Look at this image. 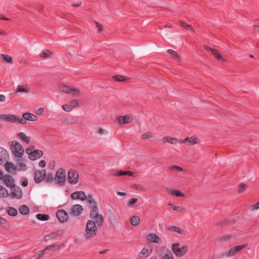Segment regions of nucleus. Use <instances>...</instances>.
<instances>
[{"label": "nucleus", "instance_id": "338daca9", "mask_svg": "<svg viewBox=\"0 0 259 259\" xmlns=\"http://www.w3.org/2000/svg\"><path fill=\"white\" fill-rule=\"evenodd\" d=\"M35 147L33 145H30L28 148L26 149V152L28 154L31 150H34Z\"/></svg>", "mask_w": 259, "mask_h": 259}, {"label": "nucleus", "instance_id": "aec40b11", "mask_svg": "<svg viewBox=\"0 0 259 259\" xmlns=\"http://www.w3.org/2000/svg\"><path fill=\"white\" fill-rule=\"evenodd\" d=\"M5 168L9 172H12V174H15L16 166L10 162H7L5 165Z\"/></svg>", "mask_w": 259, "mask_h": 259}, {"label": "nucleus", "instance_id": "e2e57ef3", "mask_svg": "<svg viewBox=\"0 0 259 259\" xmlns=\"http://www.w3.org/2000/svg\"><path fill=\"white\" fill-rule=\"evenodd\" d=\"M64 231L62 230H58L56 232H54V234H55V238L61 236Z\"/></svg>", "mask_w": 259, "mask_h": 259}, {"label": "nucleus", "instance_id": "20e7f679", "mask_svg": "<svg viewBox=\"0 0 259 259\" xmlns=\"http://www.w3.org/2000/svg\"><path fill=\"white\" fill-rule=\"evenodd\" d=\"M11 149L14 155L18 157H21L24 153V148L22 145L17 141L12 142Z\"/></svg>", "mask_w": 259, "mask_h": 259}, {"label": "nucleus", "instance_id": "a878e982", "mask_svg": "<svg viewBox=\"0 0 259 259\" xmlns=\"http://www.w3.org/2000/svg\"><path fill=\"white\" fill-rule=\"evenodd\" d=\"M130 117L126 115L125 116H119L117 120L119 124H124L129 122Z\"/></svg>", "mask_w": 259, "mask_h": 259}, {"label": "nucleus", "instance_id": "4d7b16f0", "mask_svg": "<svg viewBox=\"0 0 259 259\" xmlns=\"http://www.w3.org/2000/svg\"><path fill=\"white\" fill-rule=\"evenodd\" d=\"M229 224V221L228 220H224L218 224V226H225Z\"/></svg>", "mask_w": 259, "mask_h": 259}, {"label": "nucleus", "instance_id": "f03ea898", "mask_svg": "<svg viewBox=\"0 0 259 259\" xmlns=\"http://www.w3.org/2000/svg\"><path fill=\"white\" fill-rule=\"evenodd\" d=\"M86 234L85 236L86 238L90 239L94 237L97 234V227L96 223L92 220L88 221L85 228Z\"/></svg>", "mask_w": 259, "mask_h": 259}, {"label": "nucleus", "instance_id": "c756f323", "mask_svg": "<svg viewBox=\"0 0 259 259\" xmlns=\"http://www.w3.org/2000/svg\"><path fill=\"white\" fill-rule=\"evenodd\" d=\"M19 210L21 214L26 215L29 212V208L26 205L23 204L20 206Z\"/></svg>", "mask_w": 259, "mask_h": 259}, {"label": "nucleus", "instance_id": "37998d69", "mask_svg": "<svg viewBox=\"0 0 259 259\" xmlns=\"http://www.w3.org/2000/svg\"><path fill=\"white\" fill-rule=\"evenodd\" d=\"M69 93H70L72 95L76 96H79L80 95V92L78 89L71 88L70 92H69Z\"/></svg>", "mask_w": 259, "mask_h": 259}, {"label": "nucleus", "instance_id": "473e14b6", "mask_svg": "<svg viewBox=\"0 0 259 259\" xmlns=\"http://www.w3.org/2000/svg\"><path fill=\"white\" fill-rule=\"evenodd\" d=\"M140 221V219L138 216L134 215L131 218L130 223L133 226H137L139 224Z\"/></svg>", "mask_w": 259, "mask_h": 259}, {"label": "nucleus", "instance_id": "bb28decb", "mask_svg": "<svg viewBox=\"0 0 259 259\" xmlns=\"http://www.w3.org/2000/svg\"><path fill=\"white\" fill-rule=\"evenodd\" d=\"M1 58L3 61L6 63H9L11 64L13 63V58L11 56L7 54H2Z\"/></svg>", "mask_w": 259, "mask_h": 259}, {"label": "nucleus", "instance_id": "4468645a", "mask_svg": "<svg viewBox=\"0 0 259 259\" xmlns=\"http://www.w3.org/2000/svg\"><path fill=\"white\" fill-rule=\"evenodd\" d=\"M60 120L62 123L64 124H72L78 122V120L75 117H67L63 116L61 118Z\"/></svg>", "mask_w": 259, "mask_h": 259}, {"label": "nucleus", "instance_id": "f704fd0d", "mask_svg": "<svg viewBox=\"0 0 259 259\" xmlns=\"http://www.w3.org/2000/svg\"><path fill=\"white\" fill-rule=\"evenodd\" d=\"M36 217L38 220L44 221L48 220L50 218L49 214L43 213H38L36 214Z\"/></svg>", "mask_w": 259, "mask_h": 259}, {"label": "nucleus", "instance_id": "c9c22d12", "mask_svg": "<svg viewBox=\"0 0 259 259\" xmlns=\"http://www.w3.org/2000/svg\"><path fill=\"white\" fill-rule=\"evenodd\" d=\"M60 248H60L59 245H58V244H53V245L47 246L45 248V250H53V251H56V250L60 249Z\"/></svg>", "mask_w": 259, "mask_h": 259}, {"label": "nucleus", "instance_id": "1a4fd4ad", "mask_svg": "<svg viewBox=\"0 0 259 259\" xmlns=\"http://www.w3.org/2000/svg\"><path fill=\"white\" fill-rule=\"evenodd\" d=\"M248 245L247 243L241 245H237L232 247L229 251L226 252L224 254L226 256H232L236 254L239 250L244 248Z\"/></svg>", "mask_w": 259, "mask_h": 259}, {"label": "nucleus", "instance_id": "e433bc0d", "mask_svg": "<svg viewBox=\"0 0 259 259\" xmlns=\"http://www.w3.org/2000/svg\"><path fill=\"white\" fill-rule=\"evenodd\" d=\"M0 224L5 228V229H8L10 228V224L8 221H7L5 219L0 217Z\"/></svg>", "mask_w": 259, "mask_h": 259}, {"label": "nucleus", "instance_id": "0e129e2a", "mask_svg": "<svg viewBox=\"0 0 259 259\" xmlns=\"http://www.w3.org/2000/svg\"><path fill=\"white\" fill-rule=\"evenodd\" d=\"M95 24H96L97 27H98V32H102L103 30V26H102V25H101L99 23H98L97 21H95Z\"/></svg>", "mask_w": 259, "mask_h": 259}, {"label": "nucleus", "instance_id": "5fc2aeb1", "mask_svg": "<svg viewBox=\"0 0 259 259\" xmlns=\"http://www.w3.org/2000/svg\"><path fill=\"white\" fill-rule=\"evenodd\" d=\"M138 201V199L136 198H133L130 200L128 202L127 205L129 207L132 206L135 203Z\"/></svg>", "mask_w": 259, "mask_h": 259}, {"label": "nucleus", "instance_id": "dca6fc26", "mask_svg": "<svg viewBox=\"0 0 259 259\" xmlns=\"http://www.w3.org/2000/svg\"><path fill=\"white\" fill-rule=\"evenodd\" d=\"M83 211L82 206L80 204L73 205L71 209V213L74 216L80 215Z\"/></svg>", "mask_w": 259, "mask_h": 259}, {"label": "nucleus", "instance_id": "b1692460", "mask_svg": "<svg viewBox=\"0 0 259 259\" xmlns=\"http://www.w3.org/2000/svg\"><path fill=\"white\" fill-rule=\"evenodd\" d=\"M149 251L148 249L144 248L138 255L137 259H144L149 255Z\"/></svg>", "mask_w": 259, "mask_h": 259}, {"label": "nucleus", "instance_id": "412c9836", "mask_svg": "<svg viewBox=\"0 0 259 259\" xmlns=\"http://www.w3.org/2000/svg\"><path fill=\"white\" fill-rule=\"evenodd\" d=\"M8 157V154L5 149L0 147V161L4 162L6 161Z\"/></svg>", "mask_w": 259, "mask_h": 259}, {"label": "nucleus", "instance_id": "423d86ee", "mask_svg": "<svg viewBox=\"0 0 259 259\" xmlns=\"http://www.w3.org/2000/svg\"><path fill=\"white\" fill-rule=\"evenodd\" d=\"M88 203L89 204V207L91 208L90 217L92 219H95L96 217L99 214L97 203L94 199H88Z\"/></svg>", "mask_w": 259, "mask_h": 259}, {"label": "nucleus", "instance_id": "7c9ffc66", "mask_svg": "<svg viewBox=\"0 0 259 259\" xmlns=\"http://www.w3.org/2000/svg\"><path fill=\"white\" fill-rule=\"evenodd\" d=\"M58 87L60 91L65 93H69L71 89L69 86L65 84H60L58 85Z\"/></svg>", "mask_w": 259, "mask_h": 259}, {"label": "nucleus", "instance_id": "c85d7f7f", "mask_svg": "<svg viewBox=\"0 0 259 259\" xmlns=\"http://www.w3.org/2000/svg\"><path fill=\"white\" fill-rule=\"evenodd\" d=\"M9 196V193L7 189L3 186L0 185V197L6 198Z\"/></svg>", "mask_w": 259, "mask_h": 259}, {"label": "nucleus", "instance_id": "7ed1b4c3", "mask_svg": "<svg viewBox=\"0 0 259 259\" xmlns=\"http://www.w3.org/2000/svg\"><path fill=\"white\" fill-rule=\"evenodd\" d=\"M66 180V171L63 168H60L57 171L54 177V181L59 186H64Z\"/></svg>", "mask_w": 259, "mask_h": 259}, {"label": "nucleus", "instance_id": "cd10ccee", "mask_svg": "<svg viewBox=\"0 0 259 259\" xmlns=\"http://www.w3.org/2000/svg\"><path fill=\"white\" fill-rule=\"evenodd\" d=\"M6 211L9 215L12 217L17 215L18 213L17 210L15 208L11 206L8 207Z\"/></svg>", "mask_w": 259, "mask_h": 259}, {"label": "nucleus", "instance_id": "39448f33", "mask_svg": "<svg viewBox=\"0 0 259 259\" xmlns=\"http://www.w3.org/2000/svg\"><path fill=\"white\" fill-rule=\"evenodd\" d=\"M79 179V174L77 171L74 169H70L67 173V180L70 184H76Z\"/></svg>", "mask_w": 259, "mask_h": 259}, {"label": "nucleus", "instance_id": "f3484780", "mask_svg": "<svg viewBox=\"0 0 259 259\" xmlns=\"http://www.w3.org/2000/svg\"><path fill=\"white\" fill-rule=\"evenodd\" d=\"M3 180H4V183L7 187L12 189L15 186L14 179L9 175H5Z\"/></svg>", "mask_w": 259, "mask_h": 259}, {"label": "nucleus", "instance_id": "13d9d810", "mask_svg": "<svg viewBox=\"0 0 259 259\" xmlns=\"http://www.w3.org/2000/svg\"><path fill=\"white\" fill-rule=\"evenodd\" d=\"M70 106L72 109L74 107H78V102L77 100H73L70 102Z\"/></svg>", "mask_w": 259, "mask_h": 259}, {"label": "nucleus", "instance_id": "5701e85b", "mask_svg": "<svg viewBox=\"0 0 259 259\" xmlns=\"http://www.w3.org/2000/svg\"><path fill=\"white\" fill-rule=\"evenodd\" d=\"M147 239L152 242L158 243L159 241V238L158 236L153 233H150L147 236Z\"/></svg>", "mask_w": 259, "mask_h": 259}, {"label": "nucleus", "instance_id": "79ce46f5", "mask_svg": "<svg viewBox=\"0 0 259 259\" xmlns=\"http://www.w3.org/2000/svg\"><path fill=\"white\" fill-rule=\"evenodd\" d=\"M44 238L45 241L51 240L52 239L55 238V234H54V232H52L51 233L45 235Z\"/></svg>", "mask_w": 259, "mask_h": 259}, {"label": "nucleus", "instance_id": "0eeeda50", "mask_svg": "<svg viewBox=\"0 0 259 259\" xmlns=\"http://www.w3.org/2000/svg\"><path fill=\"white\" fill-rule=\"evenodd\" d=\"M46 176V170L45 169L37 170L34 173V181L36 183L42 182Z\"/></svg>", "mask_w": 259, "mask_h": 259}, {"label": "nucleus", "instance_id": "a211bd4d", "mask_svg": "<svg viewBox=\"0 0 259 259\" xmlns=\"http://www.w3.org/2000/svg\"><path fill=\"white\" fill-rule=\"evenodd\" d=\"M162 143L165 144L166 142L170 143L172 144H176L178 142V139L171 137H164L161 140Z\"/></svg>", "mask_w": 259, "mask_h": 259}, {"label": "nucleus", "instance_id": "9b49d317", "mask_svg": "<svg viewBox=\"0 0 259 259\" xmlns=\"http://www.w3.org/2000/svg\"><path fill=\"white\" fill-rule=\"evenodd\" d=\"M12 189H13V191L10 194H9V196L11 198H16L17 199H20L22 198L23 193L21 189L19 187L15 185L13 188Z\"/></svg>", "mask_w": 259, "mask_h": 259}, {"label": "nucleus", "instance_id": "4c0bfd02", "mask_svg": "<svg viewBox=\"0 0 259 259\" xmlns=\"http://www.w3.org/2000/svg\"><path fill=\"white\" fill-rule=\"evenodd\" d=\"M45 182L47 183H51L54 180V178L52 173L46 174V176L44 180Z\"/></svg>", "mask_w": 259, "mask_h": 259}, {"label": "nucleus", "instance_id": "09e8293b", "mask_svg": "<svg viewBox=\"0 0 259 259\" xmlns=\"http://www.w3.org/2000/svg\"><path fill=\"white\" fill-rule=\"evenodd\" d=\"M163 258V259H174V258L172 256V253L169 250H167V253L164 255Z\"/></svg>", "mask_w": 259, "mask_h": 259}, {"label": "nucleus", "instance_id": "603ef678", "mask_svg": "<svg viewBox=\"0 0 259 259\" xmlns=\"http://www.w3.org/2000/svg\"><path fill=\"white\" fill-rule=\"evenodd\" d=\"M167 52L172 55L173 56H174L176 58L178 59H180V57H179V56L178 55V54L176 52V51H175L174 50H171V49H168L167 50Z\"/></svg>", "mask_w": 259, "mask_h": 259}, {"label": "nucleus", "instance_id": "9d476101", "mask_svg": "<svg viewBox=\"0 0 259 259\" xmlns=\"http://www.w3.org/2000/svg\"><path fill=\"white\" fill-rule=\"evenodd\" d=\"M0 119L12 123H19V120H20V118L13 114H0Z\"/></svg>", "mask_w": 259, "mask_h": 259}, {"label": "nucleus", "instance_id": "49530a36", "mask_svg": "<svg viewBox=\"0 0 259 259\" xmlns=\"http://www.w3.org/2000/svg\"><path fill=\"white\" fill-rule=\"evenodd\" d=\"M52 55V52L49 50L44 51L40 55L41 58H46L49 57Z\"/></svg>", "mask_w": 259, "mask_h": 259}, {"label": "nucleus", "instance_id": "bf43d9fd", "mask_svg": "<svg viewBox=\"0 0 259 259\" xmlns=\"http://www.w3.org/2000/svg\"><path fill=\"white\" fill-rule=\"evenodd\" d=\"M71 198L73 200L79 199L78 194L77 191L71 194Z\"/></svg>", "mask_w": 259, "mask_h": 259}, {"label": "nucleus", "instance_id": "de8ad7c7", "mask_svg": "<svg viewBox=\"0 0 259 259\" xmlns=\"http://www.w3.org/2000/svg\"><path fill=\"white\" fill-rule=\"evenodd\" d=\"M168 170H175L178 171H182L183 170V169L182 167H181L179 166H177V165L169 166L168 167Z\"/></svg>", "mask_w": 259, "mask_h": 259}, {"label": "nucleus", "instance_id": "a19ab883", "mask_svg": "<svg viewBox=\"0 0 259 259\" xmlns=\"http://www.w3.org/2000/svg\"><path fill=\"white\" fill-rule=\"evenodd\" d=\"M16 170H20L22 169L24 170L26 169V165L23 163H18L16 166Z\"/></svg>", "mask_w": 259, "mask_h": 259}, {"label": "nucleus", "instance_id": "58836bf2", "mask_svg": "<svg viewBox=\"0 0 259 259\" xmlns=\"http://www.w3.org/2000/svg\"><path fill=\"white\" fill-rule=\"evenodd\" d=\"M180 23L181 24V25L184 27L185 28L186 30H190L191 31H192V32H194V29L192 28V26L189 25V24H187L186 22L182 21V20H180Z\"/></svg>", "mask_w": 259, "mask_h": 259}, {"label": "nucleus", "instance_id": "a18cd8bd", "mask_svg": "<svg viewBox=\"0 0 259 259\" xmlns=\"http://www.w3.org/2000/svg\"><path fill=\"white\" fill-rule=\"evenodd\" d=\"M113 78L115 81H123V80H126V78L123 76L120 75H116L113 76Z\"/></svg>", "mask_w": 259, "mask_h": 259}, {"label": "nucleus", "instance_id": "69168bd1", "mask_svg": "<svg viewBox=\"0 0 259 259\" xmlns=\"http://www.w3.org/2000/svg\"><path fill=\"white\" fill-rule=\"evenodd\" d=\"M133 188H135L136 190H138L143 191L144 190V188L143 187V186H142L141 185H135L134 186V187H133Z\"/></svg>", "mask_w": 259, "mask_h": 259}, {"label": "nucleus", "instance_id": "864d4df0", "mask_svg": "<svg viewBox=\"0 0 259 259\" xmlns=\"http://www.w3.org/2000/svg\"><path fill=\"white\" fill-rule=\"evenodd\" d=\"M62 108L66 112H70L72 110V108L71 106L67 104L63 105L62 106Z\"/></svg>", "mask_w": 259, "mask_h": 259}, {"label": "nucleus", "instance_id": "8fccbe9b", "mask_svg": "<svg viewBox=\"0 0 259 259\" xmlns=\"http://www.w3.org/2000/svg\"><path fill=\"white\" fill-rule=\"evenodd\" d=\"M247 186L244 184V183H241L239 185V188H238V192L239 193H242L243 192H244L246 189L247 188Z\"/></svg>", "mask_w": 259, "mask_h": 259}, {"label": "nucleus", "instance_id": "774afa93", "mask_svg": "<svg viewBox=\"0 0 259 259\" xmlns=\"http://www.w3.org/2000/svg\"><path fill=\"white\" fill-rule=\"evenodd\" d=\"M46 165V162L44 160H41L39 162V166L41 167H45Z\"/></svg>", "mask_w": 259, "mask_h": 259}, {"label": "nucleus", "instance_id": "4be33fe9", "mask_svg": "<svg viewBox=\"0 0 259 259\" xmlns=\"http://www.w3.org/2000/svg\"><path fill=\"white\" fill-rule=\"evenodd\" d=\"M17 137L27 144H29L30 143V138L27 136L23 132L18 133L17 134Z\"/></svg>", "mask_w": 259, "mask_h": 259}, {"label": "nucleus", "instance_id": "2f4dec72", "mask_svg": "<svg viewBox=\"0 0 259 259\" xmlns=\"http://www.w3.org/2000/svg\"><path fill=\"white\" fill-rule=\"evenodd\" d=\"M198 139L194 137H187L184 141H181L183 142H189L191 145H193L198 143Z\"/></svg>", "mask_w": 259, "mask_h": 259}, {"label": "nucleus", "instance_id": "6ab92c4d", "mask_svg": "<svg viewBox=\"0 0 259 259\" xmlns=\"http://www.w3.org/2000/svg\"><path fill=\"white\" fill-rule=\"evenodd\" d=\"M168 231L176 232L181 235H185V231L180 227L175 226H170L167 228Z\"/></svg>", "mask_w": 259, "mask_h": 259}, {"label": "nucleus", "instance_id": "3c124183", "mask_svg": "<svg viewBox=\"0 0 259 259\" xmlns=\"http://www.w3.org/2000/svg\"><path fill=\"white\" fill-rule=\"evenodd\" d=\"M152 135L150 132L146 133L141 135V138L142 139H148L152 138Z\"/></svg>", "mask_w": 259, "mask_h": 259}, {"label": "nucleus", "instance_id": "680f3d73", "mask_svg": "<svg viewBox=\"0 0 259 259\" xmlns=\"http://www.w3.org/2000/svg\"><path fill=\"white\" fill-rule=\"evenodd\" d=\"M172 209L174 210H177L179 211H184L185 210V208L181 207V206H174L172 207Z\"/></svg>", "mask_w": 259, "mask_h": 259}, {"label": "nucleus", "instance_id": "c03bdc74", "mask_svg": "<svg viewBox=\"0 0 259 259\" xmlns=\"http://www.w3.org/2000/svg\"><path fill=\"white\" fill-rule=\"evenodd\" d=\"M78 194L79 199L81 200H85L87 199V196H86L84 191H77Z\"/></svg>", "mask_w": 259, "mask_h": 259}, {"label": "nucleus", "instance_id": "72a5a7b5", "mask_svg": "<svg viewBox=\"0 0 259 259\" xmlns=\"http://www.w3.org/2000/svg\"><path fill=\"white\" fill-rule=\"evenodd\" d=\"M96 223L98 226H101L104 223V217L102 214H99L95 217Z\"/></svg>", "mask_w": 259, "mask_h": 259}, {"label": "nucleus", "instance_id": "2eb2a0df", "mask_svg": "<svg viewBox=\"0 0 259 259\" xmlns=\"http://www.w3.org/2000/svg\"><path fill=\"white\" fill-rule=\"evenodd\" d=\"M203 48L206 50L210 51L212 52V54H213L214 57L217 60L221 61H225V59L222 57V56L220 53H218V51L217 50L209 48L208 46H207L206 45H204L203 46Z\"/></svg>", "mask_w": 259, "mask_h": 259}, {"label": "nucleus", "instance_id": "f8f14e48", "mask_svg": "<svg viewBox=\"0 0 259 259\" xmlns=\"http://www.w3.org/2000/svg\"><path fill=\"white\" fill-rule=\"evenodd\" d=\"M56 215L60 222H66L68 220V213L63 209H59L57 210Z\"/></svg>", "mask_w": 259, "mask_h": 259}, {"label": "nucleus", "instance_id": "052dcab7", "mask_svg": "<svg viewBox=\"0 0 259 259\" xmlns=\"http://www.w3.org/2000/svg\"><path fill=\"white\" fill-rule=\"evenodd\" d=\"M126 171H117L115 174H114L115 176H126Z\"/></svg>", "mask_w": 259, "mask_h": 259}, {"label": "nucleus", "instance_id": "393cba45", "mask_svg": "<svg viewBox=\"0 0 259 259\" xmlns=\"http://www.w3.org/2000/svg\"><path fill=\"white\" fill-rule=\"evenodd\" d=\"M30 91V88L28 87H24L23 85H18L15 91L16 93L19 92L28 93Z\"/></svg>", "mask_w": 259, "mask_h": 259}, {"label": "nucleus", "instance_id": "6e6d98bb", "mask_svg": "<svg viewBox=\"0 0 259 259\" xmlns=\"http://www.w3.org/2000/svg\"><path fill=\"white\" fill-rule=\"evenodd\" d=\"M45 251V249L44 250L38 251V252L34 255L35 259L39 258L43 255Z\"/></svg>", "mask_w": 259, "mask_h": 259}, {"label": "nucleus", "instance_id": "6e6552de", "mask_svg": "<svg viewBox=\"0 0 259 259\" xmlns=\"http://www.w3.org/2000/svg\"><path fill=\"white\" fill-rule=\"evenodd\" d=\"M22 117L23 118H20V120H19V123L25 124L26 123V120L36 121L37 119L36 116L28 112L24 113Z\"/></svg>", "mask_w": 259, "mask_h": 259}, {"label": "nucleus", "instance_id": "f257e3e1", "mask_svg": "<svg viewBox=\"0 0 259 259\" xmlns=\"http://www.w3.org/2000/svg\"><path fill=\"white\" fill-rule=\"evenodd\" d=\"M171 249L173 253L178 257L184 256L188 251V247L187 245L180 246L179 242L174 243L171 245Z\"/></svg>", "mask_w": 259, "mask_h": 259}, {"label": "nucleus", "instance_id": "ea45409f", "mask_svg": "<svg viewBox=\"0 0 259 259\" xmlns=\"http://www.w3.org/2000/svg\"><path fill=\"white\" fill-rule=\"evenodd\" d=\"M169 192L172 195L176 196L177 197H184V194L183 193L181 192L179 190H170Z\"/></svg>", "mask_w": 259, "mask_h": 259}, {"label": "nucleus", "instance_id": "ddd939ff", "mask_svg": "<svg viewBox=\"0 0 259 259\" xmlns=\"http://www.w3.org/2000/svg\"><path fill=\"white\" fill-rule=\"evenodd\" d=\"M42 155V151L39 150H34L32 151H30V153H28L29 158L33 161L40 158Z\"/></svg>", "mask_w": 259, "mask_h": 259}]
</instances>
